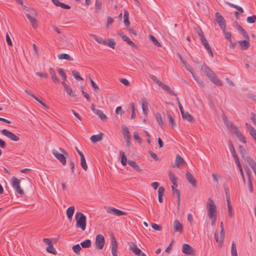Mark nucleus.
I'll list each match as a JSON object with an SVG mask.
<instances>
[{
    "instance_id": "obj_31",
    "label": "nucleus",
    "mask_w": 256,
    "mask_h": 256,
    "mask_svg": "<svg viewBox=\"0 0 256 256\" xmlns=\"http://www.w3.org/2000/svg\"><path fill=\"white\" fill-rule=\"evenodd\" d=\"M96 114L102 120H106L107 119L106 116L100 110H95Z\"/></svg>"
},
{
    "instance_id": "obj_40",
    "label": "nucleus",
    "mask_w": 256,
    "mask_h": 256,
    "mask_svg": "<svg viewBox=\"0 0 256 256\" xmlns=\"http://www.w3.org/2000/svg\"><path fill=\"white\" fill-rule=\"evenodd\" d=\"M64 90L66 92V93L71 97H72L74 98H76V94H75L74 92H73L72 88H70L69 86L68 88H66Z\"/></svg>"
},
{
    "instance_id": "obj_2",
    "label": "nucleus",
    "mask_w": 256,
    "mask_h": 256,
    "mask_svg": "<svg viewBox=\"0 0 256 256\" xmlns=\"http://www.w3.org/2000/svg\"><path fill=\"white\" fill-rule=\"evenodd\" d=\"M52 154L64 166L66 164V158L68 156V154L62 148H59L58 150L53 148L52 150Z\"/></svg>"
},
{
    "instance_id": "obj_43",
    "label": "nucleus",
    "mask_w": 256,
    "mask_h": 256,
    "mask_svg": "<svg viewBox=\"0 0 256 256\" xmlns=\"http://www.w3.org/2000/svg\"><path fill=\"white\" fill-rule=\"evenodd\" d=\"M46 250L48 252L54 254H56V250L54 248L53 244L50 246H48L46 248Z\"/></svg>"
},
{
    "instance_id": "obj_48",
    "label": "nucleus",
    "mask_w": 256,
    "mask_h": 256,
    "mask_svg": "<svg viewBox=\"0 0 256 256\" xmlns=\"http://www.w3.org/2000/svg\"><path fill=\"white\" fill-rule=\"evenodd\" d=\"M156 118L158 124L160 126H162L163 124V121L162 120V118L161 114H160V113L157 112L156 114Z\"/></svg>"
},
{
    "instance_id": "obj_39",
    "label": "nucleus",
    "mask_w": 256,
    "mask_h": 256,
    "mask_svg": "<svg viewBox=\"0 0 256 256\" xmlns=\"http://www.w3.org/2000/svg\"><path fill=\"white\" fill-rule=\"evenodd\" d=\"M80 245L83 248H88L91 246V241L90 240H86L82 242Z\"/></svg>"
},
{
    "instance_id": "obj_18",
    "label": "nucleus",
    "mask_w": 256,
    "mask_h": 256,
    "mask_svg": "<svg viewBox=\"0 0 256 256\" xmlns=\"http://www.w3.org/2000/svg\"><path fill=\"white\" fill-rule=\"evenodd\" d=\"M130 250H132L136 255L140 256L142 253V250L140 248H138L134 242H130L128 244Z\"/></svg>"
},
{
    "instance_id": "obj_46",
    "label": "nucleus",
    "mask_w": 256,
    "mask_h": 256,
    "mask_svg": "<svg viewBox=\"0 0 256 256\" xmlns=\"http://www.w3.org/2000/svg\"><path fill=\"white\" fill-rule=\"evenodd\" d=\"M247 174L248 175V186L249 190H250V192H252L253 190H254L252 184V182L251 181L249 173L248 172H247Z\"/></svg>"
},
{
    "instance_id": "obj_47",
    "label": "nucleus",
    "mask_w": 256,
    "mask_h": 256,
    "mask_svg": "<svg viewBox=\"0 0 256 256\" xmlns=\"http://www.w3.org/2000/svg\"><path fill=\"white\" fill-rule=\"evenodd\" d=\"M81 249V247L80 246L79 244L74 245L72 246V250L76 254H78Z\"/></svg>"
},
{
    "instance_id": "obj_58",
    "label": "nucleus",
    "mask_w": 256,
    "mask_h": 256,
    "mask_svg": "<svg viewBox=\"0 0 256 256\" xmlns=\"http://www.w3.org/2000/svg\"><path fill=\"white\" fill-rule=\"evenodd\" d=\"M236 136L238 137V138L239 139V140L240 142H242L244 143H246V140H245L244 137L242 136V134L241 133V132H240L239 134H236Z\"/></svg>"
},
{
    "instance_id": "obj_17",
    "label": "nucleus",
    "mask_w": 256,
    "mask_h": 256,
    "mask_svg": "<svg viewBox=\"0 0 256 256\" xmlns=\"http://www.w3.org/2000/svg\"><path fill=\"white\" fill-rule=\"evenodd\" d=\"M185 164L186 162L184 160V158L180 155L178 154L176 158L175 164H172V166L173 168H174L175 166L180 168L181 166H182Z\"/></svg>"
},
{
    "instance_id": "obj_28",
    "label": "nucleus",
    "mask_w": 256,
    "mask_h": 256,
    "mask_svg": "<svg viewBox=\"0 0 256 256\" xmlns=\"http://www.w3.org/2000/svg\"><path fill=\"white\" fill-rule=\"evenodd\" d=\"M90 36L92 37L96 42H98L99 44H102L104 45L106 44V41L104 40L103 38L101 37H98L96 36L95 34H90Z\"/></svg>"
},
{
    "instance_id": "obj_35",
    "label": "nucleus",
    "mask_w": 256,
    "mask_h": 256,
    "mask_svg": "<svg viewBox=\"0 0 256 256\" xmlns=\"http://www.w3.org/2000/svg\"><path fill=\"white\" fill-rule=\"evenodd\" d=\"M58 58L60 60H73V58H71L68 54H61L58 55Z\"/></svg>"
},
{
    "instance_id": "obj_54",
    "label": "nucleus",
    "mask_w": 256,
    "mask_h": 256,
    "mask_svg": "<svg viewBox=\"0 0 256 256\" xmlns=\"http://www.w3.org/2000/svg\"><path fill=\"white\" fill-rule=\"evenodd\" d=\"M232 156L234 159V161L238 167H240L241 164L236 152L234 153V154H232Z\"/></svg>"
},
{
    "instance_id": "obj_22",
    "label": "nucleus",
    "mask_w": 256,
    "mask_h": 256,
    "mask_svg": "<svg viewBox=\"0 0 256 256\" xmlns=\"http://www.w3.org/2000/svg\"><path fill=\"white\" fill-rule=\"evenodd\" d=\"M118 34L124 42H126L128 44L133 48H135L136 46L134 43L133 42L126 36L124 35L122 32H118Z\"/></svg>"
},
{
    "instance_id": "obj_14",
    "label": "nucleus",
    "mask_w": 256,
    "mask_h": 256,
    "mask_svg": "<svg viewBox=\"0 0 256 256\" xmlns=\"http://www.w3.org/2000/svg\"><path fill=\"white\" fill-rule=\"evenodd\" d=\"M111 247H112V256H118L117 250H118V244L114 236L111 238Z\"/></svg>"
},
{
    "instance_id": "obj_36",
    "label": "nucleus",
    "mask_w": 256,
    "mask_h": 256,
    "mask_svg": "<svg viewBox=\"0 0 256 256\" xmlns=\"http://www.w3.org/2000/svg\"><path fill=\"white\" fill-rule=\"evenodd\" d=\"M120 156H121V163L122 164L125 166L126 165V162H127V159H126V156L125 155L124 152H123L122 151H120Z\"/></svg>"
},
{
    "instance_id": "obj_45",
    "label": "nucleus",
    "mask_w": 256,
    "mask_h": 256,
    "mask_svg": "<svg viewBox=\"0 0 256 256\" xmlns=\"http://www.w3.org/2000/svg\"><path fill=\"white\" fill-rule=\"evenodd\" d=\"M72 74L74 78L78 80H83V78L80 76V74L78 72H76V70H72Z\"/></svg>"
},
{
    "instance_id": "obj_29",
    "label": "nucleus",
    "mask_w": 256,
    "mask_h": 256,
    "mask_svg": "<svg viewBox=\"0 0 256 256\" xmlns=\"http://www.w3.org/2000/svg\"><path fill=\"white\" fill-rule=\"evenodd\" d=\"M248 163L252 169L256 168V164L252 158L246 156L245 158H244Z\"/></svg>"
},
{
    "instance_id": "obj_24",
    "label": "nucleus",
    "mask_w": 256,
    "mask_h": 256,
    "mask_svg": "<svg viewBox=\"0 0 256 256\" xmlns=\"http://www.w3.org/2000/svg\"><path fill=\"white\" fill-rule=\"evenodd\" d=\"M182 62L184 64L186 69L191 73V74H192V76L193 78L194 79V80L196 81L197 82L198 84H200L203 85L202 82L198 80V78L194 74L193 71L189 68V66L186 64V62H184L183 60H182Z\"/></svg>"
},
{
    "instance_id": "obj_27",
    "label": "nucleus",
    "mask_w": 256,
    "mask_h": 256,
    "mask_svg": "<svg viewBox=\"0 0 256 256\" xmlns=\"http://www.w3.org/2000/svg\"><path fill=\"white\" fill-rule=\"evenodd\" d=\"M169 178L172 184V186H174V188L178 186V182H176V177L174 174L170 172L168 174Z\"/></svg>"
},
{
    "instance_id": "obj_55",
    "label": "nucleus",
    "mask_w": 256,
    "mask_h": 256,
    "mask_svg": "<svg viewBox=\"0 0 256 256\" xmlns=\"http://www.w3.org/2000/svg\"><path fill=\"white\" fill-rule=\"evenodd\" d=\"M239 152L242 155V157L243 158H245V156H246L245 153V149L242 146H239Z\"/></svg>"
},
{
    "instance_id": "obj_52",
    "label": "nucleus",
    "mask_w": 256,
    "mask_h": 256,
    "mask_svg": "<svg viewBox=\"0 0 256 256\" xmlns=\"http://www.w3.org/2000/svg\"><path fill=\"white\" fill-rule=\"evenodd\" d=\"M131 110H132V115L131 118L133 119L136 118V113H135V107L134 103H130Z\"/></svg>"
},
{
    "instance_id": "obj_42",
    "label": "nucleus",
    "mask_w": 256,
    "mask_h": 256,
    "mask_svg": "<svg viewBox=\"0 0 256 256\" xmlns=\"http://www.w3.org/2000/svg\"><path fill=\"white\" fill-rule=\"evenodd\" d=\"M149 37L153 43L158 47H161L162 44L158 42L156 38L152 35H150Z\"/></svg>"
},
{
    "instance_id": "obj_32",
    "label": "nucleus",
    "mask_w": 256,
    "mask_h": 256,
    "mask_svg": "<svg viewBox=\"0 0 256 256\" xmlns=\"http://www.w3.org/2000/svg\"><path fill=\"white\" fill-rule=\"evenodd\" d=\"M74 207L73 206H70L67 209L66 213L68 219L72 218L74 212Z\"/></svg>"
},
{
    "instance_id": "obj_34",
    "label": "nucleus",
    "mask_w": 256,
    "mask_h": 256,
    "mask_svg": "<svg viewBox=\"0 0 256 256\" xmlns=\"http://www.w3.org/2000/svg\"><path fill=\"white\" fill-rule=\"evenodd\" d=\"M128 164L134 168L136 170L140 172L141 170V169L139 167V166L137 164L134 160H128Z\"/></svg>"
},
{
    "instance_id": "obj_15",
    "label": "nucleus",
    "mask_w": 256,
    "mask_h": 256,
    "mask_svg": "<svg viewBox=\"0 0 256 256\" xmlns=\"http://www.w3.org/2000/svg\"><path fill=\"white\" fill-rule=\"evenodd\" d=\"M182 252L188 255H194V248L188 244H183Z\"/></svg>"
},
{
    "instance_id": "obj_50",
    "label": "nucleus",
    "mask_w": 256,
    "mask_h": 256,
    "mask_svg": "<svg viewBox=\"0 0 256 256\" xmlns=\"http://www.w3.org/2000/svg\"><path fill=\"white\" fill-rule=\"evenodd\" d=\"M106 44L110 48H114V46H115V45H116V42H115L114 41V40L113 39H109L108 40V42H106Z\"/></svg>"
},
{
    "instance_id": "obj_64",
    "label": "nucleus",
    "mask_w": 256,
    "mask_h": 256,
    "mask_svg": "<svg viewBox=\"0 0 256 256\" xmlns=\"http://www.w3.org/2000/svg\"><path fill=\"white\" fill-rule=\"evenodd\" d=\"M250 119L254 125L256 126V114L252 112L250 114Z\"/></svg>"
},
{
    "instance_id": "obj_10",
    "label": "nucleus",
    "mask_w": 256,
    "mask_h": 256,
    "mask_svg": "<svg viewBox=\"0 0 256 256\" xmlns=\"http://www.w3.org/2000/svg\"><path fill=\"white\" fill-rule=\"evenodd\" d=\"M215 20L221 30H224L226 28V22L223 16L218 12H216L215 14Z\"/></svg>"
},
{
    "instance_id": "obj_6",
    "label": "nucleus",
    "mask_w": 256,
    "mask_h": 256,
    "mask_svg": "<svg viewBox=\"0 0 256 256\" xmlns=\"http://www.w3.org/2000/svg\"><path fill=\"white\" fill-rule=\"evenodd\" d=\"M198 35L200 36V40L201 41L202 44H203V46H204V48L206 49L208 52V54L212 56H213V53L212 52V50L211 49V48L207 40H206L202 32L200 30V31H198Z\"/></svg>"
},
{
    "instance_id": "obj_62",
    "label": "nucleus",
    "mask_w": 256,
    "mask_h": 256,
    "mask_svg": "<svg viewBox=\"0 0 256 256\" xmlns=\"http://www.w3.org/2000/svg\"><path fill=\"white\" fill-rule=\"evenodd\" d=\"M231 128L232 130V132L235 134L236 135L239 134L240 132L238 130V128L235 126L234 125H231Z\"/></svg>"
},
{
    "instance_id": "obj_13",
    "label": "nucleus",
    "mask_w": 256,
    "mask_h": 256,
    "mask_svg": "<svg viewBox=\"0 0 256 256\" xmlns=\"http://www.w3.org/2000/svg\"><path fill=\"white\" fill-rule=\"evenodd\" d=\"M122 133L124 138H125V140L126 141L127 145L128 146H130V134L129 132L128 128L127 126H122Z\"/></svg>"
},
{
    "instance_id": "obj_16",
    "label": "nucleus",
    "mask_w": 256,
    "mask_h": 256,
    "mask_svg": "<svg viewBox=\"0 0 256 256\" xmlns=\"http://www.w3.org/2000/svg\"><path fill=\"white\" fill-rule=\"evenodd\" d=\"M186 178L188 182L194 187L197 186V181L192 174L188 170L186 172Z\"/></svg>"
},
{
    "instance_id": "obj_19",
    "label": "nucleus",
    "mask_w": 256,
    "mask_h": 256,
    "mask_svg": "<svg viewBox=\"0 0 256 256\" xmlns=\"http://www.w3.org/2000/svg\"><path fill=\"white\" fill-rule=\"evenodd\" d=\"M240 49L242 50H246L250 46V38L244 40H240L238 42Z\"/></svg>"
},
{
    "instance_id": "obj_53",
    "label": "nucleus",
    "mask_w": 256,
    "mask_h": 256,
    "mask_svg": "<svg viewBox=\"0 0 256 256\" xmlns=\"http://www.w3.org/2000/svg\"><path fill=\"white\" fill-rule=\"evenodd\" d=\"M228 145L229 149L232 153V154H234V153L236 152V150H234V146L233 144H232V142L230 140H229L228 141Z\"/></svg>"
},
{
    "instance_id": "obj_7",
    "label": "nucleus",
    "mask_w": 256,
    "mask_h": 256,
    "mask_svg": "<svg viewBox=\"0 0 256 256\" xmlns=\"http://www.w3.org/2000/svg\"><path fill=\"white\" fill-rule=\"evenodd\" d=\"M38 12L34 10H31L30 13H26V16L30 22L33 28H36L37 27L38 24L36 20V17L37 16Z\"/></svg>"
},
{
    "instance_id": "obj_63",
    "label": "nucleus",
    "mask_w": 256,
    "mask_h": 256,
    "mask_svg": "<svg viewBox=\"0 0 256 256\" xmlns=\"http://www.w3.org/2000/svg\"><path fill=\"white\" fill-rule=\"evenodd\" d=\"M6 42L8 46H12V42L10 40V38L8 33H6Z\"/></svg>"
},
{
    "instance_id": "obj_49",
    "label": "nucleus",
    "mask_w": 256,
    "mask_h": 256,
    "mask_svg": "<svg viewBox=\"0 0 256 256\" xmlns=\"http://www.w3.org/2000/svg\"><path fill=\"white\" fill-rule=\"evenodd\" d=\"M222 32H224V34L225 35L226 38V40H228L230 42H232V40H231L232 34H231L230 32H226V28L224 30H222Z\"/></svg>"
},
{
    "instance_id": "obj_21",
    "label": "nucleus",
    "mask_w": 256,
    "mask_h": 256,
    "mask_svg": "<svg viewBox=\"0 0 256 256\" xmlns=\"http://www.w3.org/2000/svg\"><path fill=\"white\" fill-rule=\"evenodd\" d=\"M173 228L175 232H179L180 233L182 232L183 226L177 220H176L174 222Z\"/></svg>"
},
{
    "instance_id": "obj_56",
    "label": "nucleus",
    "mask_w": 256,
    "mask_h": 256,
    "mask_svg": "<svg viewBox=\"0 0 256 256\" xmlns=\"http://www.w3.org/2000/svg\"><path fill=\"white\" fill-rule=\"evenodd\" d=\"M152 227L156 230L160 231L162 230V226L155 223L152 224Z\"/></svg>"
},
{
    "instance_id": "obj_12",
    "label": "nucleus",
    "mask_w": 256,
    "mask_h": 256,
    "mask_svg": "<svg viewBox=\"0 0 256 256\" xmlns=\"http://www.w3.org/2000/svg\"><path fill=\"white\" fill-rule=\"evenodd\" d=\"M2 134L3 135L5 136H6L8 137V138H10L12 140L18 142L20 140L18 136H16L12 132L10 131H8L6 129L2 130Z\"/></svg>"
},
{
    "instance_id": "obj_3",
    "label": "nucleus",
    "mask_w": 256,
    "mask_h": 256,
    "mask_svg": "<svg viewBox=\"0 0 256 256\" xmlns=\"http://www.w3.org/2000/svg\"><path fill=\"white\" fill-rule=\"evenodd\" d=\"M75 218L76 228L84 230L86 228V216L81 212H76L75 214Z\"/></svg>"
},
{
    "instance_id": "obj_33",
    "label": "nucleus",
    "mask_w": 256,
    "mask_h": 256,
    "mask_svg": "<svg viewBox=\"0 0 256 256\" xmlns=\"http://www.w3.org/2000/svg\"><path fill=\"white\" fill-rule=\"evenodd\" d=\"M102 134L93 135L90 137V140L93 142H96L102 140Z\"/></svg>"
},
{
    "instance_id": "obj_57",
    "label": "nucleus",
    "mask_w": 256,
    "mask_h": 256,
    "mask_svg": "<svg viewBox=\"0 0 256 256\" xmlns=\"http://www.w3.org/2000/svg\"><path fill=\"white\" fill-rule=\"evenodd\" d=\"M58 72L60 74L63 78L64 80H66V76L65 72L63 70L62 68H59L58 70Z\"/></svg>"
},
{
    "instance_id": "obj_4",
    "label": "nucleus",
    "mask_w": 256,
    "mask_h": 256,
    "mask_svg": "<svg viewBox=\"0 0 256 256\" xmlns=\"http://www.w3.org/2000/svg\"><path fill=\"white\" fill-rule=\"evenodd\" d=\"M150 78L153 80L158 86H160L164 91L166 92L170 95L175 96L174 92L171 90L170 87L162 83L161 81L158 80L157 78L154 76L150 75Z\"/></svg>"
},
{
    "instance_id": "obj_11",
    "label": "nucleus",
    "mask_w": 256,
    "mask_h": 256,
    "mask_svg": "<svg viewBox=\"0 0 256 256\" xmlns=\"http://www.w3.org/2000/svg\"><path fill=\"white\" fill-rule=\"evenodd\" d=\"M96 248L98 250H101L104 246L105 240L104 236L101 234H98L96 238Z\"/></svg>"
},
{
    "instance_id": "obj_60",
    "label": "nucleus",
    "mask_w": 256,
    "mask_h": 256,
    "mask_svg": "<svg viewBox=\"0 0 256 256\" xmlns=\"http://www.w3.org/2000/svg\"><path fill=\"white\" fill-rule=\"evenodd\" d=\"M96 9L100 10L102 6V2L100 0H96L95 2Z\"/></svg>"
},
{
    "instance_id": "obj_37",
    "label": "nucleus",
    "mask_w": 256,
    "mask_h": 256,
    "mask_svg": "<svg viewBox=\"0 0 256 256\" xmlns=\"http://www.w3.org/2000/svg\"><path fill=\"white\" fill-rule=\"evenodd\" d=\"M225 4H226L227 5L229 6H230L232 7V8H234L238 10L239 12H244V10H243L242 8H241L240 6H238L234 4H232V3H230V2H226Z\"/></svg>"
},
{
    "instance_id": "obj_59",
    "label": "nucleus",
    "mask_w": 256,
    "mask_h": 256,
    "mask_svg": "<svg viewBox=\"0 0 256 256\" xmlns=\"http://www.w3.org/2000/svg\"><path fill=\"white\" fill-rule=\"evenodd\" d=\"M164 192V188L162 186H160L158 190V196H163Z\"/></svg>"
},
{
    "instance_id": "obj_38",
    "label": "nucleus",
    "mask_w": 256,
    "mask_h": 256,
    "mask_svg": "<svg viewBox=\"0 0 256 256\" xmlns=\"http://www.w3.org/2000/svg\"><path fill=\"white\" fill-rule=\"evenodd\" d=\"M124 23L125 24V25L126 26H128L130 25V22L128 20V11L125 10L124 11Z\"/></svg>"
},
{
    "instance_id": "obj_9",
    "label": "nucleus",
    "mask_w": 256,
    "mask_h": 256,
    "mask_svg": "<svg viewBox=\"0 0 256 256\" xmlns=\"http://www.w3.org/2000/svg\"><path fill=\"white\" fill-rule=\"evenodd\" d=\"M220 228L221 230H220V236L218 234H217L216 232H215L214 234V236L216 241L219 244L222 246V244L223 242V241H224V235H225V233H224V227H223V222H221L220 224Z\"/></svg>"
},
{
    "instance_id": "obj_8",
    "label": "nucleus",
    "mask_w": 256,
    "mask_h": 256,
    "mask_svg": "<svg viewBox=\"0 0 256 256\" xmlns=\"http://www.w3.org/2000/svg\"><path fill=\"white\" fill-rule=\"evenodd\" d=\"M12 186L20 194H24V191L20 186V180L15 176H13L12 180Z\"/></svg>"
},
{
    "instance_id": "obj_51",
    "label": "nucleus",
    "mask_w": 256,
    "mask_h": 256,
    "mask_svg": "<svg viewBox=\"0 0 256 256\" xmlns=\"http://www.w3.org/2000/svg\"><path fill=\"white\" fill-rule=\"evenodd\" d=\"M246 21L250 24L254 23L256 22V16L253 15L252 16L248 17Z\"/></svg>"
},
{
    "instance_id": "obj_20",
    "label": "nucleus",
    "mask_w": 256,
    "mask_h": 256,
    "mask_svg": "<svg viewBox=\"0 0 256 256\" xmlns=\"http://www.w3.org/2000/svg\"><path fill=\"white\" fill-rule=\"evenodd\" d=\"M106 212L108 213L113 214L116 216H120L126 214V213L114 208H109L107 210Z\"/></svg>"
},
{
    "instance_id": "obj_41",
    "label": "nucleus",
    "mask_w": 256,
    "mask_h": 256,
    "mask_svg": "<svg viewBox=\"0 0 256 256\" xmlns=\"http://www.w3.org/2000/svg\"><path fill=\"white\" fill-rule=\"evenodd\" d=\"M80 165L85 170H87L88 166L86 164V159L84 158V156L80 158Z\"/></svg>"
},
{
    "instance_id": "obj_26",
    "label": "nucleus",
    "mask_w": 256,
    "mask_h": 256,
    "mask_svg": "<svg viewBox=\"0 0 256 256\" xmlns=\"http://www.w3.org/2000/svg\"><path fill=\"white\" fill-rule=\"evenodd\" d=\"M50 74L51 75L52 80L54 83H58L60 80L57 77L56 72L52 68H50L49 70Z\"/></svg>"
},
{
    "instance_id": "obj_23",
    "label": "nucleus",
    "mask_w": 256,
    "mask_h": 256,
    "mask_svg": "<svg viewBox=\"0 0 256 256\" xmlns=\"http://www.w3.org/2000/svg\"><path fill=\"white\" fill-rule=\"evenodd\" d=\"M246 127L249 130L252 138L255 140L256 138V130L254 128L248 123L246 124Z\"/></svg>"
},
{
    "instance_id": "obj_25",
    "label": "nucleus",
    "mask_w": 256,
    "mask_h": 256,
    "mask_svg": "<svg viewBox=\"0 0 256 256\" xmlns=\"http://www.w3.org/2000/svg\"><path fill=\"white\" fill-rule=\"evenodd\" d=\"M142 109L144 112V114L146 115H147L148 112V102H147L146 98H142Z\"/></svg>"
},
{
    "instance_id": "obj_1",
    "label": "nucleus",
    "mask_w": 256,
    "mask_h": 256,
    "mask_svg": "<svg viewBox=\"0 0 256 256\" xmlns=\"http://www.w3.org/2000/svg\"><path fill=\"white\" fill-rule=\"evenodd\" d=\"M201 70L208 77L209 80L214 84L218 86H223L222 82L216 76V74L207 66L203 65Z\"/></svg>"
},
{
    "instance_id": "obj_61",
    "label": "nucleus",
    "mask_w": 256,
    "mask_h": 256,
    "mask_svg": "<svg viewBox=\"0 0 256 256\" xmlns=\"http://www.w3.org/2000/svg\"><path fill=\"white\" fill-rule=\"evenodd\" d=\"M172 192H173V194H176V195L177 197L180 196V190H178L175 189V188H174V186H172Z\"/></svg>"
},
{
    "instance_id": "obj_30",
    "label": "nucleus",
    "mask_w": 256,
    "mask_h": 256,
    "mask_svg": "<svg viewBox=\"0 0 256 256\" xmlns=\"http://www.w3.org/2000/svg\"><path fill=\"white\" fill-rule=\"evenodd\" d=\"M181 114L184 119L190 122L193 121L194 118L188 112L184 111Z\"/></svg>"
},
{
    "instance_id": "obj_5",
    "label": "nucleus",
    "mask_w": 256,
    "mask_h": 256,
    "mask_svg": "<svg viewBox=\"0 0 256 256\" xmlns=\"http://www.w3.org/2000/svg\"><path fill=\"white\" fill-rule=\"evenodd\" d=\"M206 208L208 210V217L216 216V207L214 202L211 198H208V203L206 205Z\"/></svg>"
},
{
    "instance_id": "obj_44",
    "label": "nucleus",
    "mask_w": 256,
    "mask_h": 256,
    "mask_svg": "<svg viewBox=\"0 0 256 256\" xmlns=\"http://www.w3.org/2000/svg\"><path fill=\"white\" fill-rule=\"evenodd\" d=\"M168 118V120L169 123L172 126H174L176 125L175 123L174 119L170 113H167Z\"/></svg>"
}]
</instances>
